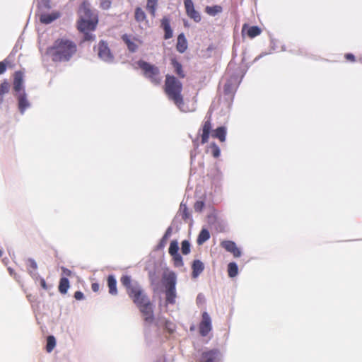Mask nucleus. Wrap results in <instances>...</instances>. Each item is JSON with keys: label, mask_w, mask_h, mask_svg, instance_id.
<instances>
[{"label": "nucleus", "mask_w": 362, "mask_h": 362, "mask_svg": "<svg viewBox=\"0 0 362 362\" xmlns=\"http://www.w3.org/2000/svg\"><path fill=\"white\" fill-rule=\"evenodd\" d=\"M77 52V45L66 37H60L54 40L46 49V54L54 62H66Z\"/></svg>", "instance_id": "1"}, {"label": "nucleus", "mask_w": 362, "mask_h": 362, "mask_svg": "<svg viewBox=\"0 0 362 362\" xmlns=\"http://www.w3.org/2000/svg\"><path fill=\"white\" fill-rule=\"evenodd\" d=\"M79 19L77 21V29L79 32L84 34L85 41H92L95 40V36L90 32L96 29L98 23V16L94 13L90 8V5L87 1H84L80 6L78 10Z\"/></svg>", "instance_id": "2"}, {"label": "nucleus", "mask_w": 362, "mask_h": 362, "mask_svg": "<svg viewBox=\"0 0 362 362\" xmlns=\"http://www.w3.org/2000/svg\"><path fill=\"white\" fill-rule=\"evenodd\" d=\"M164 91L168 99L172 100L175 105L181 110H184V99L182 95V84L174 76L167 74L165 76Z\"/></svg>", "instance_id": "3"}, {"label": "nucleus", "mask_w": 362, "mask_h": 362, "mask_svg": "<svg viewBox=\"0 0 362 362\" xmlns=\"http://www.w3.org/2000/svg\"><path fill=\"white\" fill-rule=\"evenodd\" d=\"M199 134L201 136L202 144H206L209 141L210 135L213 138L218 139L221 142H224L226 136V128L218 127L213 130L212 112L209 111L204 119Z\"/></svg>", "instance_id": "4"}, {"label": "nucleus", "mask_w": 362, "mask_h": 362, "mask_svg": "<svg viewBox=\"0 0 362 362\" xmlns=\"http://www.w3.org/2000/svg\"><path fill=\"white\" fill-rule=\"evenodd\" d=\"M120 281L125 288L127 294L136 306L150 299L140 284L132 280L130 276L123 275Z\"/></svg>", "instance_id": "5"}, {"label": "nucleus", "mask_w": 362, "mask_h": 362, "mask_svg": "<svg viewBox=\"0 0 362 362\" xmlns=\"http://www.w3.org/2000/svg\"><path fill=\"white\" fill-rule=\"evenodd\" d=\"M139 68L141 69L144 77L148 78L153 84L159 85L161 82L160 70L156 66L142 59L136 62Z\"/></svg>", "instance_id": "6"}, {"label": "nucleus", "mask_w": 362, "mask_h": 362, "mask_svg": "<svg viewBox=\"0 0 362 362\" xmlns=\"http://www.w3.org/2000/svg\"><path fill=\"white\" fill-rule=\"evenodd\" d=\"M163 283L166 288L165 300L167 303L175 304L176 298V276L174 272H169L163 275Z\"/></svg>", "instance_id": "7"}, {"label": "nucleus", "mask_w": 362, "mask_h": 362, "mask_svg": "<svg viewBox=\"0 0 362 362\" xmlns=\"http://www.w3.org/2000/svg\"><path fill=\"white\" fill-rule=\"evenodd\" d=\"M147 324H151L154 320L153 305L150 299L136 306Z\"/></svg>", "instance_id": "8"}, {"label": "nucleus", "mask_w": 362, "mask_h": 362, "mask_svg": "<svg viewBox=\"0 0 362 362\" xmlns=\"http://www.w3.org/2000/svg\"><path fill=\"white\" fill-rule=\"evenodd\" d=\"M98 55L100 59L107 62H111L114 59L107 42L103 40L100 41L98 45Z\"/></svg>", "instance_id": "9"}, {"label": "nucleus", "mask_w": 362, "mask_h": 362, "mask_svg": "<svg viewBox=\"0 0 362 362\" xmlns=\"http://www.w3.org/2000/svg\"><path fill=\"white\" fill-rule=\"evenodd\" d=\"M202 317V321L199 325V333L202 337H206L211 330V320L206 312H204Z\"/></svg>", "instance_id": "10"}, {"label": "nucleus", "mask_w": 362, "mask_h": 362, "mask_svg": "<svg viewBox=\"0 0 362 362\" xmlns=\"http://www.w3.org/2000/svg\"><path fill=\"white\" fill-rule=\"evenodd\" d=\"M184 5L187 16L194 22L199 23L202 19L201 16L199 13L195 10L192 0H185Z\"/></svg>", "instance_id": "11"}, {"label": "nucleus", "mask_w": 362, "mask_h": 362, "mask_svg": "<svg viewBox=\"0 0 362 362\" xmlns=\"http://www.w3.org/2000/svg\"><path fill=\"white\" fill-rule=\"evenodd\" d=\"M123 42L127 45L128 50L130 52H135L139 48V46L142 44V41L136 37L132 38L130 35L124 34L122 36Z\"/></svg>", "instance_id": "12"}, {"label": "nucleus", "mask_w": 362, "mask_h": 362, "mask_svg": "<svg viewBox=\"0 0 362 362\" xmlns=\"http://www.w3.org/2000/svg\"><path fill=\"white\" fill-rule=\"evenodd\" d=\"M241 33L243 36L246 35L249 38L252 39L262 33V29L257 25L249 26L248 24L245 23L243 25Z\"/></svg>", "instance_id": "13"}, {"label": "nucleus", "mask_w": 362, "mask_h": 362, "mask_svg": "<svg viewBox=\"0 0 362 362\" xmlns=\"http://www.w3.org/2000/svg\"><path fill=\"white\" fill-rule=\"evenodd\" d=\"M221 246L226 251L230 252L234 257H239L241 255V251L237 247L236 244L231 240H224L221 243Z\"/></svg>", "instance_id": "14"}, {"label": "nucleus", "mask_w": 362, "mask_h": 362, "mask_svg": "<svg viewBox=\"0 0 362 362\" xmlns=\"http://www.w3.org/2000/svg\"><path fill=\"white\" fill-rule=\"evenodd\" d=\"M218 354V351L216 349L204 351L202 354L200 362H216Z\"/></svg>", "instance_id": "15"}, {"label": "nucleus", "mask_w": 362, "mask_h": 362, "mask_svg": "<svg viewBox=\"0 0 362 362\" xmlns=\"http://www.w3.org/2000/svg\"><path fill=\"white\" fill-rule=\"evenodd\" d=\"M160 26L165 32L164 39L168 40L171 38L173 37V30L170 27V19L168 17L164 16L161 19Z\"/></svg>", "instance_id": "16"}, {"label": "nucleus", "mask_w": 362, "mask_h": 362, "mask_svg": "<svg viewBox=\"0 0 362 362\" xmlns=\"http://www.w3.org/2000/svg\"><path fill=\"white\" fill-rule=\"evenodd\" d=\"M107 287L109 293L112 296H117L118 293L117 288V281L113 275H109L107 278Z\"/></svg>", "instance_id": "17"}, {"label": "nucleus", "mask_w": 362, "mask_h": 362, "mask_svg": "<svg viewBox=\"0 0 362 362\" xmlns=\"http://www.w3.org/2000/svg\"><path fill=\"white\" fill-rule=\"evenodd\" d=\"M176 49L180 53H183L187 49V42L183 33H181L177 37Z\"/></svg>", "instance_id": "18"}, {"label": "nucleus", "mask_w": 362, "mask_h": 362, "mask_svg": "<svg viewBox=\"0 0 362 362\" xmlns=\"http://www.w3.org/2000/svg\"><path fill=\"white\" fill-rule=\"evenodd\" d=\"M23 78V74L21 71L15 72L14 80H13V89L15 91L18 92L22 89Z\"/></svg>", "instance_id": "19"}, {"label": "nucleus", "mask_w": 362, "mask_h": 362, "mask_svg": "<svg viewBox=\"0 0 362 362\" xmlns=\"http://www.w3.org/2000/svg\"><path fill=\"white\" fill-rule=\"evenodd\" d=\"M18 100L19 110L21 113H23L25 110L30 106V103L27 100L25 93H21L18 95Z\"/></svg>", "instance_id": "20"}, {"label": "nucleus", "mask_w": 362, "mask_h": 362, "mask_svg": "<svg viewBox=\"0 0 362 362\" xmlns=\"http://www.w3.org/2000/svg\"><path fill=\"white\" fill-rule=\"evenodd\" d=\"M59 17V13L57 12H54L52 13H44L40 16V22L45 24H49L58 18Z\"/></svg>", "instance_id": "21"}, {"label": "nucleus", "mask_w": 362, "mask_h": 362, "mask_svg": "<svg viewBox=\"0 0 362 362\" xmlns=\"http://www.w3.org/2000/svg\"><path fill=\"white\" fill-rule=\"evenodd\" d=\"M170 62H171L172 66H173V68L175 69V73L180 78H185V72H184V71L182 69V64L175 58H172L170 59Z\"/></svg>", "instance_id": "22"}, {"label": "nucleus", "mask_w": 362, "mask_h": 362, "mask_svg": "<svg viewBox=\"0 0 362 362\" xmlns=\"http://www.w3.org/2000/svg\"><path fill=\"white\" fill-rule=\"evenodd\" d=\"M192 268V276L196 278L203 272L204 267V264L200 260L197 259L193 262Z\"/></svg>", "instance_id": "23"}, {"label": "nucleus", "mask_w": 362, "mask_h": 362, "mask_svg": "<svg viewBox=\"0 0 362 362\" xmlns=\"http://www.w3.org/2000/svg\"><path fill=\"white\" fill-rule=\"evenodd\" d=\"M180 212L182 218L185 222H187L189 220L191 219V214H190V211L186 204H182V203L180 204Z\"/></svg>", "instance_id": "24"}, {"label": "nucleus", "mask_w": 362, "mask_h": 362, "mask_svg": "<svg viewBox=\"0 0 362 362\" xmlns=\"http://www.w3.org/2000/svg\"><path fill=\"white\" fill-rule=\"evenodd\" d=\"M209 238H210V233H209V230L207 229L203 228L198 235L197 240V244L202 245L204 243H205Z\"/></svg>", "instance_id": "25"}, {"label": "nucleus", "mask_w": 362, "mask_h": 362, "mask_svg": "<svg viewBox=\"0 0 362 362\" xmlns=\"http://www.w3.org/2000/svg\"><path fill=\"white\" fill-rule=\"evenodd\" d=\"M69 288V281L67 278L62 277L59 281V291L62 294H65Z\"/></svg>", "instance_id": "26"}, {"label": "nucleus", "mask_w": 362, "mask_h": 362, "mask_svg": "<svg viewBox=\"0 0 362 362\" xmlns=\"http://www.w3.org/2000/svg\"><path fill=\"white\" fill-rule=\"evenodd\" d=\"M158 0H147L146 8L152 16H155Z\"/></svg>", "instance_id": "27"}, {"label": "nucleus", "mask_w": 362, "mask_h": 362, "mask_svg": "<svg viewBox=\"0 0 362 362\" xmlns=\"http://www.w3.org/2000/svg\"><path fill=\"white\" fill-rule=\"evenodd\" d=\"M10 85L7 81H4L0 84V104L4 101V96L8 93Z\"/></svg>", "instance_id": "28"}, {"label": "nucleus", "mask_w": 362, "mask_h": 362, "mask_svg": "<svg viewBox=\"0 0 362 362\" xmlns=\"http://www.w3.org/2000/svg\"><path fill=\"white\" fill-rule=\"evenodd\" d=\"M205 11L209 15L214 16L222 11V7L218 5H215L213 6H206L205 8Z\"/></svg>", "instance_id": "29"}, {"label": "nucleus", "mask_w": 362, "mask_h": 362, "mask_svg": "<svg viewBox=\"0 0 362 362\" xmlns=\"http://www.w3.org/2000/svg\"><path fill=\"white\" fill-rule=\"evenodd\" d=\"M134 17H135V20L139 23L144 21L146 18L145 12L140 7L136 8L135 13H134Z\"/></svg>", "instance_id": "30"}, {"label": "nucleus", "mask_w": 362, "mask_h": 362, "mask_svg": "<svg viewBox=\"0 0 362 362\" xmlns=\"http://www.w3.org/2000/svg\"><path fill=\"white\" fill-rule=\"evenodd\" d=\"M238 265L235 262H230L228 265V274L231 278H233L238 275Z\"/></svg>", "instance_id": "31"}, {"label": "nucleus", "mask_w": 362, "mask_h": 362, "mask_svg": "<svg viewBox=\"0 0 362 362\" xmlns=\"http://www.w3.org/2000/svg\"><path fill=\"white\" fill-rule=\"evenodd\" d=\"M56 346V339L54 336H49L47 338L46 351L50 353L53 351Z\"/></svg>", "instance_id": "32"}, {"label": "nucleus", "mask_w": 362, "mask_h": 362, "mask_svg": "<svg viewBox=\"0 0 362 362\" xmlns=\"http://www.w3.org/2000/svg\"><path fill=\"white\" fill-rule=\"evenodd\" d=\"M209 149L211 154L214 158L219 157L221 151H220L219 147L218 146V145L216 143H214V142L211 143L209 146Z\"/></svg>", "instance_id": "33"}, {"label": "nucleus", "mask_w": 362, "mask_h": 362, "mask_svg": "<svg viewBox=\"0 0 362 362\" xmlns=\"http://www.w3.org/2000/svg\"><path fill=\"white\" fill-rule=\"evenodd\" d=\"M178 250H179V247H178V243L177 241L175 240H173L170 244V247H169V254L170 255H176L177 253H178Z\"/></svg>", "instance_id": "34"}, {"label": "nucleus", "mask_w": 362, "mask_h": 362, "mask_svg": "<svg viewBox=\"0 0 362 362\" xmlns=\"http://www.w3.org/2000/svg\"><path fill=\"white\" fill-rule=\"evenodd\" d=\"M171 256L173 257L174 265L176 267H180L183 266L182 258L179 253H177L176 255H172Z\"/></svg>", "instance_id": "35"}, {"label": "nucleus", "mask_w": 362, "mask_h": 362, "mask_svg": "<svg viewBox=\"0 0 362 362\" xmlns=\"http://www.w3.org/2000/svg\"><path fill=\"white\" fill-rule=\"evenodd\" d=\"M27 264L28 272L30 274H32L33 272L35 271L37 269V264L33 259H28Z\"/></svg>", "instance_id": "36"}, {"label": "nucleus", "mask_w": 362, "mask_h": 362, "mask_svg": "<svg viewBox=\"0 0 362 362\" xmlns=\"http://www.w3.org/2000/svg\"><path fill=\"white\" fill-rule=\"evenodd\" d=\"M176 326L175 325L170 321V320H165V329L167 330V332L169 334H173L175 331Z\"/></svg>", "instance_id": "37"}, {"label": "nucleus", "mask_w": 362, "mask_h": 362, "mask_svg": "<svg viewBox=\"0 0 362 362\" xmlns=\"http://www.w3.org/2000/svg\"><path fill=\"white\" fill-rule=\"evenodd\" d=\"M181 251L183 255H187L190 252V244L189 241L184 240L182 242Z\"/></svg>", "instance_id": "38"}, {"label": "nucleus", "mask_w": 362, "mask_h": 362, "mask_svg": "<svg viewBox=\"0 0 362 362\" xmlns=\"http://www.w3.org/2000/svg\"><path fill=\"white\" fill-rule=\"evenodd\" d=\"M100 8L103 10H108L111 8L112 1L111 0H99Z\"/></svg>", "instance_id": "39"}, {"label": "nucleus", "mask_w": 362, "mask_h": 362, "mask_svg": "<svg viewBox=\"0 0 362 362\" xmlns=\"http://www.w3.org/2000/svg\"><path fill=\"white\" fill-rule=\"evenodd\" d=\"M171 233H172V228L170 227H169L166 230L164 235L163 236V238L161 239V243H165L167 242L168 238L170 236Z\"/></svg>", "instance_id": "40"}, {"label": "nucleus", "mask_w": 362, "mask_h": 362, "mask_svg": "<svg viewBox=\"0 0 362 362\" xmlns=\"http://www.w3.org/2000/svg\"><path fill=\"white\" fill-rule=\"evenodd\" d=\"M8 63L9 62L7 59L0 62V75L6 71Z\"/></svg>", "instance_id": "41"}, {"label": "nucleus", "mask_w": 362, "mask_h": 362, "mask_svg": "<svg viewBox=\"0 0 362 362\" xmlns=\"http://www.w3.org/2000/svg\"><path fill=\"white\" fill-rule=\"evenodd\" d=\"M204 206V204L202 201H197L195 202L194 208L196 211H201Z\"/></svg>", "instance_id": "42"}, {"label": "nucleus", "mask_w": 362, "mask_h": 362, "mask_svg": "<svg viewBox=\"0 0 362 362\" xmlns=\"http://www.w3.org/2000/svg\"><path fill=\"white\" fill-rule=\"evenodd\" d=\"M74 298L78 300H82L84 298L83 293L81 291H76L74 293Z\"/></svg>", "instance_id": "43"}, {"label": "nucleus", "mask_w": 362, "mask_h": 362, "mask_svg": "<svg viewBox=\"0 0 362 362\" xmlns=\"http://www.w3.org/2000/svg\"><path fill=\"white\" fill-rule=\"evenodd\" d=\"M40 284L43 289L48 290L49 287L43 278H40Z\"/></svg>", "instance_id": "44"}, {"label": "nucleus", "mask_w": 362, "mask_h": 362, "mask_svg": "<svg viewBox=\"0 0 362 362\" xmlns=\"http://www.w3.org/2000/svg\"><path fill=\"white\" fill-rule=\"evenodd\" d=\"M91 289L94 292H98L100 290V285L98 283H93L91 284Z\"/></svg>", "instance_id": "45"}, {"label": "nucleus", "mask_w": 362, "mask_h": 362, "mask_svg": "<svg viewBox=\"0 0 362 362\" xmlns=\"http://www.w3.org/2000/svg\"><path fill=\"white\" fill-rule=\"evenodd\" d=\"M345 57L346 59L350 60L351 62L355 61V57L352 54H346L345 55Z\"/></svg>", "instance_id": "46"}, {"label": "nucleus", "mask_w": 362, "mask_h": 362, "mask_svg": "<svg viewBox=\"0 0 362 362\" xmlns=\"http://www.w3.org/2000/svg\"><path fill=\"white\" fill-rule=\"evenodd\" d=\"M63 273L66 274V276H71V271L66 269V268H62Z\"/></svg>", "instance_id": "47"}, {"label": "nucleus", "mask_w": 362, "mask_h": 362, "mask_svg": "<svg viewBox=\"0 0 362 362\" xmlns=\"http://www.w3.org/2000/svg\"><path fill=\"white\" fill-rule=\"evenodd\" d=\"M42 2L45 4L47 8H49V0H42Z\"/></svg>", "instance_id": "48"}, {"label": "nucleus", "mask_w": 362, "mask_h": 362, "mask_svg": "<svg viewBox=\"0 0 362 362\" xmlns=\"http://www.w3.org/2000/svg\"><path fill=\"white\" fill-rule=\"evenodd\" d=\"M193 143H194V145L196 146H198V144L197 142V140H194L193 141Z\"/></svg>", "instance_id": "49"}, {"label": "nucleus", "mask_w": 362, "mask_h": 362, "mask_svg": "<svg viewBox=\"0 0 362 362\" xmlns=\"http://www.w3.org/2000/svg\"><path fill=\"white\" fill-rule=\"evenodd\" d=\"M3 251L1 250H0V257H1L3 256Z\"/></svg>", "instance_id": "50"}]
</instances>
